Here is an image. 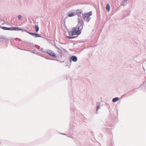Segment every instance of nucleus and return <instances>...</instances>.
<instances>
[{
  "label": "nucleus",
  "instance_id": "obj_1",
  "mask_svg": "<svg viewBox=\"0 0 146 146\" xmlns=\"http://www.w3.org/2000/svg\"><path fill=\"white\" fill-rule=\"evenodd\" d=\"M79 29V28L78 26L74 27L71 31L69 32V35H73L80 34L81 33V30Z\"/></svg>",
  "mask_w": 146,
  "mask_h": 146
},
{
  "label": "nucleus",
  "instance_id": "obj_2",
  "mask_svg": "<svg viewBox=\"0 0 146 146\" xmlns=\"http://www.w3.org/2000/svg\"><path fill=\"white\" fill-rule=\"evenodd\" d=\"M92 15V12H90L88 13L83 14V15L84 16V19L85 20L86 18V21L87 22H88L90 19V18H89V17Z\"/></svg>",
  "mask_w": 146,
  "mask_h": 146
},
{
  "label": "nucleus",
  "instance_id": "obj_3",
  "mask_svg": "<svg viewBox=\"0 0 146 146\" xmlns=\"http://www.w3.org/2000/svg\"><path fill=\"white\" fill-rule=\"evenodd\" d=\"M47 53L48 54L53 57H56L55 54L52 51L50 50H48L47 51Z\"/></svg>",
  "mask_w": 146,
  "mask_h": 146
},
{
  "label": "nucleus",
  "instance_id": "obj_4",
  "mask_svg": "<svg viewBox=\"0 0 146 146\" xmlns=\"http://www.w3.org/2000/svg\"><path fill=\"white\" fill-rule=\"evenodd\" d=\"M78 23L82 25H83L84 23L83 21L82 17L81 16H79L78 19Z\"/></svg>",
  "mask_w": 146,
  "mask_h": 146
},
{
  "label": "nucleus",
  "instance_id": "obj_5",
  "mask_svg": "<svg viewBox=\"0 0 146 146\" xmlns=\"http://www.w3.org/2000/svg\"><path fill=\"white\" fill-rule=\"evenodd\" d=\"M71 59L74 62H76L77 61V58L75 56H73L71 58Z\"/></svg>",
  "mask_w": 146,
  "mask_h": 146
},
{
  "label": "nucleus",
  "instance_id": "obj_6",
  "mask_svg": "<svg viewBox=\"0 0 146 146\" xmlns=\"http://www.w3.org/2000/svg\"><path fill=\"white\" fill-rule=\"evenodd\" d=\"M110 5L108 3L106 7V9L108 12L110 11Z\"/></svg>",
  "mask_w": 146,
  "mask_h": 146
},
{
  "label": "nucleus",
  "instance_id": "obj_7",
  "mask_svg": "<svg viewBox=\"0 0 146 146\" xmlns=\"http://www.w3.org/2000/svg\"><path fill=\"white\" fill-rule=\"evenodd\" d=\"M76 12L77 13L80 14L82 12V10L81 9H78L76 11Z\"/></svg>",
  "mask_w": 146,
  "mask_h": 146
},
{
  "label": "nucleus",
  "instance_id": "obj_8",
  "mask_svg": "<svg viewBox=\"0 0 146 146\" xmlns=\"http://www.w3.org/2000/svg\"><path fill=\"white\" fill-rule=\"evenodd\" d=\"M75 15L73 13H69L68 14V16L69 17H72V16H74Z\"/></svg>",
  "mask_w": 146,
  "mask_h": 146
},
{
  "label": "nucleus",
  "instance_id": "obj_9",
  "mask_svg": "<svg viewBox=\"0 0 146 146\" xmlns=\"http://www.w3.org/2000/svg\"><path fill=\"white\" fill-rule=\"evenodd\" d=\"M118 100V98L116 97L113 98L112 100V102H115L116 101H117Z\"/></svg>",
  "mask_w": 146,
  "mask_h": 146
},
{
  "label": "nucleus",
  "instance_id": "obj_10",
  "mask_svg": "<svg viewBox=\"0 0 146 146\" xmlns=\"http://www.w3.org/2000/svg\"><path fill=\"white\" fill-rule=\"evenodd\" d=\"M14 29H15V30H17L22 31L23 30L22 29L20 28L19 27H15Z\"/></svg>",
  "mask_w": 146,
  "mask_h": 146
},
{
  "label": "nucleus",
  "instance_id": "obj_11",
  "mask_svg": "<svg viewBox=\"0 0 146 146\" xmlns=\"http://www.w3.org/2000/svg\"><path fill=\"white\" fill-rule=\"evenodd\" d=\"M35 27L36 29V31L37 32L39 30V28L38 25H35Z\"/></svg>",
  "mask_w": 146,
  "mask_h": 146
},
{
  "label": "nucleus",
  "instance_id": "obj_12",
  "mask_svg": "<svg viewBox=\"0 0 146 146\" xmlns=\"http://www.w3.org/2000/svg\"><path fill=\"white\" fill-rule=\"evenodd\" d=\"M1 28L4 30H9V28L3 27H2Z\"/></svg>",
  "mask_w": 146,
  "mask_h": 146
},
{
  "label": "nucleus",
  "instance_id": "obj_13",
  "mask_svg": "<svg viewBox=\"0 0 146 146\" xmlns=\"http://www.w3.org/2000/svg\"><path fill=\"white\" fill-rule=\"evenodd\" d=\"M15 27L9 28V30H15Z\"/></svg>",
  "mask_w": 146,
  "mask_h": 146
},
{
  "label": "nucleus",
  "instance_id": "obj_14",
  "mask_svg": "<svg viewBox=\"0 0 146 146\" xmlns=\"http://www.w3.org/2000/svg\"><path fill=\"white\" fill-rule=\"evenodd\" d=\"M28 33H29V34H30L31 35H36V34L35 33H30V32H29Z\"/></svg>",
  "mask_w": 146,
  "mask_h": 146
},
{
  "label": "nucleus",
  "instance_id": "obj_15",
  "mask_svg": "<svg viewBox=\"0 0 146 146\" xmlns=\"http://www.w3.org/2000/svg\"><path fill=\"white\" fill-rule=\"evenodd\" d=\"M18 18L20 20L22 18L21 16V15H19L18 16Z\"/></svg>",
  "mask_w": 146,
  "mask_h": 146
},
{
  "label": "nucleus",
  "instance_id": "obj_16",
  "mask_svg": "<svg viewBox=\"0 0 146 146\" xmlns=\"http://www.w3.org/2000/svg\"><path fill=\"white\" fill-rule=\"evenodd\" d=\"M66 37L68 39H71L74 38L73 37H70L69 36H66Z\"/></svg>",
  "mask_w": 146,
  "mask_h": 146
},
{
  "label": "nucleus",
  "instance_id": "obj_17",
  "mask_svg": "<svg viewBox=\"0 0 146 146\" xmlns=\"http://www.w3.org/2000/svg\"><path fill=\"white\" fill-rule=\"evenodd\" d=\"M35 36H36V37H39L40 36V35H38L37 34H36Z\"/></svg>",
  "mask_w": 146,
  "mask_h": 146
},
{
  "label": "nucleus",
  "instance_id": "obj_18",
  "mask_svg": "<svg viewBox=\"0 0 146 146\" xmlns=\"http://www.w3.org/2000/svg\"><path fill=\"white\" fill-rule=\"evenodd\" d=\"M100 108V107L99 106H98L97 107V110H98Z\"/></svg>",
  "mask_w": 146,
  "mask_h": 146
},
{
  "label": "nucleus",
  "instance_id": "obj_19",
  "mask_svg": "<svg viewBox=\"0 0 146 146\" xmlns=\"http://www.w3.org/2000/svg\"><path fill=\"white\" fill-rule=\"evenodd\" d=\"M127 0H124V1H127Z\"/></svg>",
  "mask_w": 146,
  "mask_h": 146
}]
</instances>
